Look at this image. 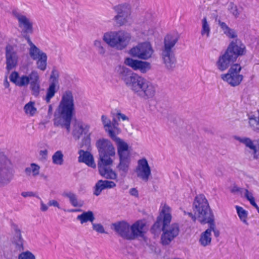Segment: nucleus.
<instances>
[{
    "instance_id": "nucleus-41",
    "label": "nucleus",
    "mask_w": 259,
    "mask_h": 259,
    "mask_svg": "<svg viewBox=\"0 0 259 259\" xmlns=\"http://www.w3.org/2000/svg\"><path fill=\"white\" fill-rule=\"evenodd\" d=\"M53 162L57 165L63 163V154L61 151H56L52 156Z\"/></svg>"
},
{
    "instance_id": "nucleus-2",
    "label": "nucleus",
    "mask_w": 259,
    "mask_h": 259,
    "mask_svg": "<svg viewBox=\"0 0 259 259\" xmlns=\"http://www.w3.org/2000/svg\"><path fill=\"white\" fill-rule=\"evenodd\" d=\"M171 212V208L164 204L152 227L155 230H162L163 233L161 236V241L163 245L169 244L179 235L180 232L178 223H175L169 225L172 219Z\"/></svg>"
},
{
    "instance_id": "nucleus-29",
    "label": "nucleus",
    "mask_w": 259,
    "mask_h": 259,
    "mask_svg": "<svg viewBox=\"0 0 259 259\" xmlns=\"http://www.w3.org/2000/svg\"><path fill=\"white\" fill-rule=\"evenodd\" d=\"M62 195L63 197L67 198L70 204L73 207H81L84 204L83 201L79 199L77 195L71 191H64Z\"/></svg>"
},
{
    "instance_id": "nucleus-25",
    "label": "nucleus",
    "mask_w": 259,
    "mask_h": 259,
    "mask_svg": "<svg viewBox=\"0 0 259 259\" xmlns=\"http://www.w3.org/2000/svg\"><path fill=\"white\" fill-rule=\"evenodd\" d=\"M114 135L110 138L114 141L117 146V154L119 157H130L128 145L123 140Z\"/></svg>"
},
{
    "instance_id": "nucleus-61",
    "label": "nucleus",
    "mask_w": 259,
    "mask_h": 259,
    "mask_svg": "<svg viewBox=\"0 0 259 259\" xmlns=\"http://www.w3.org/2000/svg\"><path fill=\"white\" fill-rule=\"evenodd\" d=\"M4 86L5 88H9L10 87V83L8 80L7 76H6L4 81Z\"/></svg>"
},
{
    "instance_id": "nucleus-54",
    "label": "nucleus",
    "mask_w": 259,
    "mask_h": 259,
    "mask_svg": "<svg viewBox=\"0 0 259 259\" xmlns=\"http://www.w3.org/2000/svg\"><path fill=\"white\" fill-rule=\"evenodd\" d=\"M117 117L118 120L121 119L122 120H128L129 118L125 115L121 113L120 112L117 113Z\"/></svg>"
},
{
    "instance_id": "nucleus-37",
    "label": "nucleus",
    "mask_w": 259,
    "mask_h": 259,
    "mask_svg": "<svg viewBox=\"0 0 259 259\" xmlns=\"http://www.w3.org/2000/svg\"><path fill=\"white\" fill-rule=\"evenodd\" d=\"M24 110L25 113L30 116H33L37 111L36 108L35 107V102L30 101L27 103L24 107Z\"/></svg>"
},
{
    "instance_id": "nucleus-14",
    "label": "nucleus",
    "mask_w": 259,
    "mask_h": 259,
    "mask_svg": "<svg viewBox=\"0 0 259 259\" xmlns=\"http://www.w3.org/2000/svg\"><path fill=\"white\" fill-rule=\"evenodd\" d=\"M241 69L239 64H233L227 73L221 75V78L232 87L237 86L240 84L243 78V76L239 74Z\"/></svg>"
},
{
    "instance_id": "nucleus-23",
    "label": "nucleus",
    "mask_w": 259,
    "mask_h": 259,
    "mask_svg": "<svg viewBox=\"0 0 259 259\" xmlns=\"http://www.w3.org/2000/svg\"><path fill=\"white\" fill-rule=\"evenodd\" d=\"M112 229L122 238L130 240L131 227L127 223L122 221L114 223Z\"/></svg>"
},
{
    "instance_id": "nucleus-48",
    "label": "nucleus",
    "mask_w": 259,
    "mask_h": 259,
    "mask_svg": "<svg viewBox=\"0 0 259 259\" xmlns=\"http://www.w3.org/2000/svg\"><path fill=\"white\" fill-rule=\"evenodd\" d=\"M224 34L230 38H235L237 36V34L235 30L230 28L227 31L225 32Z\"/></svg>"
},
{
    "instance_id": "nucleus-40",
    "label": "nucleus",
    "mask_w": 259,
    "mask_h": 259,
    "mask_svg": "<svg viewBox=\"0 0 259 259\" xmlns=\"http://www.w3.org/2000/svg\"><path fill=\"white\" fill-rule=\"evenodd\" d=\"M205 224H209V228L208 229L210 230V233L211 234V232L213 231L214 233V235L215 237H218L220 235V231L216 228L215 222H214V217L212 218L211 219L208 220V221L205 222Z\"/></svg>"
},
{
    "instance_id": "nucleus-51",
    "label": "nucleus",
    "mask_w": 259,
    "mask_h": 259,
    "mask_svg": "<svg viewBox=\"0 0 259 259\" xmlns=\"http://www.w3.org/2000/svg\"><path fill=\"white\" fill-rule=\"evenodd\" d=\"M218 22L224 33H225V32L227 31L230 28L226 23L221 21L220 20H218Z\"/></svg>"
},
{
    "instance_id": "nucleus-35",
    "label": "nucleus",
    "mask_w": 259,
    "mask_h": 259,
    "mask_svg": "<svg viewBox=\"0 0 259 259\" xmlns=\"http://www.w3.org/2000/svg\"><path fill=\"white\" fill-rule=\"evenodd\" d=\"M210 32V25L207 21L206 17H204L202 20V28L201 30V34L202 36H205L207 38L209 37Z\"/></svg>"
},
{
    "instance_id": "nucleus-62",
    "label": "nucleus",
    "mask_w": 259,
    "mask_h": 259,
    "mask_svg": "<svg viewBox=\"0 0 259 259\" xmlns=\"http://www.w3.org/2000/svg\"><path fill=\"white\" fill-rule=\"evenodd\" d=\"M25 172L26 175L30 176L31 173L32 172V169H31V166L26 167L25 169Z\"/></svg>"
},
{
    "instance_id": "nucleus-43",
    "label": "nucleus",
    "mask_w": 259,
    "mask_h": 259,
    "mask_svg": "<svg viewBox=\"0 0 259 259\" xmlns=\"http://www.w3.org/2000/svg\"><path fill=\"white\" fill-rule=\"evenodd\" d=\"M104 189H106L103 183V180H99L94 187V194L96 196H99Z\"/></svg>"
},
{
    "instance_id": "nucleus-32",
    "label": "nucleus",
    "mask_w": 259,
    "mask_h": 259,
    "mask_svg": "<svg viewBox=\"0 0 259 259\" xmlns=\"http://www.w3.org/2000/svg\"><path fill=\"white\" fill-rule=\"evenodd\" d=\"M211 236L209 229H207L202 233L199 240L200 244L203 247L210 245L211 242Z\"/></svg>"
},
{
    "instance_id": "nucleus-58",
    "label": "nucleus",
    "mask_w": 259,
    "mask_h": 259,
    "mask_svg": "<svg viewBox=\"0 0 259 259\" xmlns=\"http://www.w3.org/2000/svg\"><path fill=\"white\" fill-rule=\"evenodd\" d=\"M39 155L41 156V158L46 159L48 155L47 150H41L39 152Z\"/></svg>"
},
{
    "instance_id": "nucleus-53",
    "label": "nucleus",
    "mask_w": 259,
    "mask_h": 259,
    "mask_svg": "<svg viewBox=\"0 0 259 259\" xmlns=\"http://www.w3.org/2000/svg\"><path fill=\"white\" fill-rule=\"evenodd\" d=\"M244 191V196L248 200L254 198L252 194L249 192L247 189H245Z\"/></svg>"
},
{
    "instance_id": "nucleus-5",
    "label": "nucleus",
    "mask_w": 259,
    "mask_h": 259,
    "mask_svg": "<svg viewBox=\"0 0 259 259\" xmlns=\"http://www.w3.org/2000/svg\"><path fill=\"white\" fill-rule=\"evenodd\" d=\"M102 39L111 48L122 51L126 49L130 44L132 35L124 30L109 31L103 34Z\"/></svg>"
},
{
    "instance_id": "nucleus-11",
    "label": "nucleus",
    "mask_w": 259,
    "mask_h": 259,
    "mask_svg": "<svg viewBox=\"0 0 259 259\" xmlns=\"http://www.w3.org/2000/svg\"><path fill=\"white\" fill-rule=\"evenodd\" d=\"M136 24L138 28L145 35L154 34L156 22L152 14L145 12L140 14L137 19Z\"/></svg>"
},
{
    "instance_id": "nucleus-13",
    "label": "nucleus",
    "mask_w": 259,
    "mask_h": 259,
    "mask_svg": "<svg viewBox=\"0 0 259 259\" xmlns=\"http://www.w3.org/2000/svg\"><path fill=\"white\" fill-rule=\"evenodd\" d=\"M154 50L152 45L148 41L138 44L129 51V54L134 58L147 60L152 58Z\"/></svg>"
},
{
    "instance_id": "nucleus-17",
    "label": "nucleus",
    "mask_w": 259,
    "mask_h": 259,
    "mask_svg": "<svg viewBox=\"0 0 259 259\" xmlns=\"http://www.w3.org/2000/svg\"><path fill=\"white\" fill-rule=\"evenodd\" d=\"M101 121L105 131L109 137L114 135H118L120 133L121 130L118 126V123L115 119H113L112 122L107 116L102 115L101 116Z\"/></svg>"
},
{
    "instance_id": "nucleus-22",
    "label": "nucleus",
    "mask_w": 259,
    "mask_h": 259,
    "mask_svg": "<svg viewBox=\"0 0 259 259\" xmlns=\"http://www.w3.org/2000/svg\"><path fill=\"white\" fill-rule=\"evenodd\" d=\"M12 228L14 232L13 244L14 245L15 249L18 251H22L24 249V240L22 238L21 231L16 224H13Z\"/></svg>"
},
{
    "instance_id": "nucleus-15",
    "label": "nucleus",
    "mask_w": 259,
    "mask_h": 259,
    "mask_svg": "<svg viewBox=\"0 0 259 259\" xmlns=\"http://www.w3.org/2000/svg\"><path fill=\"white\" fill-rule=\"evenodd\" d=\"M12 14L17 20L18 27L24 37L33 32V22L29 18L15 10L12 11Z\"/></svg>"
},
{
    "instance_id": "nucleus-42",
    "label": "nucleus",
    "mask_w": 259,
    "mask_h": 259,
    "mask_svg": "<svg viewBox=\"0 0 259 259\" xmlns=\"http://www.w3.org/2000/svg\"><path fill=\"white\" fill-rule=\"evenodd\" d=\"M236 208L238 215L241 221H242L244 224L248 225V223L246 220L247 217V212L242 207L239 206H236Z\"/></svg>"
},
{
    "instance_id": "nucleus-60",
    "label": "nucleus",
    "mask_w": 259,
    "mask_h": 259,
    "mask_svg": "<svg viewBox=\"0 0 259 259\" xmlns=\"http://www.w3.org/2000/svg\"><path fill=\"white\" fill-rule=\"evenodd\" d=\"M187 215L190 218H191V219L193 220V222H195L196 219H197V216L196 217V214H195V213L193 214L192 213V212H188L187 213Z\"/></svg>"
},
{
    "instance_id": "nucleus-38",
    "label": "nucleus",
    "mask_w": 259,
    "mask_h": 259,
    "mask_svg": "<svg viewBox=\"0 0 259 259\" xmlns=\"http://www.w3.org/2000/svg\"><path fill=\"white\" fill-rule=\"evenodd\" d=\"M249 127L256 133H259V119H257L254 115L248 117Z\"/></svg>"
},
{
    "instance_id": "nucleus-33",
    "label": "nucleus",
    "mask_w": 259,
    "mask_h": 259,
    "mask_svg": "<svg viewBox=\"0 0 259 259\" xmlns=\"http://www.w3.org/2000/svg\"><path fill=\"white\" fill-rule=\"evenodd\" d=\"M93 45L100 56L102 57H105L106 56V45L104 42L100 39H96L94 41Z\"/></svg>"
},
{
    "instance_id": "nucleus-36",
    "label": "nucleus",
    "mask_w": 259,
    "mask_h": 259,
    "mask_svg": "<svg viewBox=\"0 0 259 259\" xmlns=\"http://www.w3.org/2000/svg\"><path fill=\"white\" fill-rule=\"evenodd\" d=\"M57 91L56 84H55V82H51L47 91L46 101L47 103L50 102L51 99L55 96Z\"/></svg>"
},
{
    "instance_id": "nucleus-18",
    "label": "nucleus",
    "mask_w": 259,
    "mask_h": 259,
    "mask_svg": "<svg viewBox=\"0 0 259 259\" xmlns=\"http://www.w3.org/2000/svg\"><path fill=\"white\" fill-rule=\"evenodd\" d=\"M125 65L130 67L134 70H139L142 73H146L151 68V64L147 61H143L127 57L124 59Z\"/></svg>"
},
{
    "instance_id": "nucleus-57",
    "label": "nucleus",
    "mask_w": 259,
    "mask_h": 259,
    "mask_svg": "<svg viewBox=\"0 0 259 259\" xmlns=\"http://www.w3.org/2000/svg\"><path fill=\"white\" fill-rule=\"evenodd\" d=\"M130 194L131 195L137 197H138V195H139L138 191L137 190L136 188H133L130 189Z\"/></svg>"
},
{
    "instance_id": "nucleus-64",
    "label": "nucleus",
    "mask_w": 259,
    "mask_h": 259,
    "mask_svg": "<svg viewBox=\"0 0 259 259\" xmlns=\"http://www.w3.org/2000/svg\"><path fill=\"white\" fill-rule=\"evenodd\" d=\"M252 206H253L256 209V210L257 209H259V207L258 206V205L256 204V203L255 202H254L253 204H251Z\"/></svg>"
},
{
    "instance_id": "nucleus-6",
    "label": "nucleus",
    "mask_w": 259,
    "mask_h": 259,
    "mask_svg": "<svg viewBox=\"0 0 259 259\" xmlns=\"http://www.w3.org/2000/svg\"><path fill=\"white\" fill-rule=\"evenodd\" d=\"M178 41V38L172 35H167L164 39V45L161 48L160 58L165 67L169 70L176 66L177 60L173 48Z\"/></svg>"
},
{
    "instance_id": "nucleus-26",
    "label": "nucleus",
    "mask_w": 259,
    "mask_h": 259,
    "mask_svg": "<svg viewBox=\"0 0 259 259\" xmlns=\"http://www.w3.org/2000/svg\"><path fill=\"white\" fill-rule=\"evenodd\" d=\"M119 163L116 165V169L121 178H125L128 173L131 157H119Z\"/></svg>"
},
{
    "instance_id": "nucleus-63",
    "label": "nucleus",
    "mask_w": 259,
    "mask_h": 259,
    "mask_svg": "<svg viewBox=\"0 0 259 259\" xmlns=\"http://www.w3.org/2000/svg\"><path fill=\"white\" fill-rule=\"evenodd\" d=\"M53 112V107L51 105H50L49 106V109H48V114L49 115H52Z\"/></svg>"
},
{
    "instance_id": "nucleus-4",
    "label": "nucleus",
    "mask_w": 259,
    "mask_h": 259,
    "mask_svg": "<svg viewBox=\"0 0 259 259\" xmlns=\"http://www.w3.org/2000/svg\"><path fill=\"white\" fill-rule=\"evenodd\" d=\"M10 80L16 86L27 87L29 84L31 95L38 98L43 89L41 88L40 76L37 71L33 70L28 75H20L17 71H13L10 75Z\"/></svg>"
},
{
    "instance_id": "nucleus-21",
    "label": "nucleus",
    "mask_w": 259,
    "mask_h": 259,
    "mask_svg": "<svg viewBox=\"0 0 259 259\" xmlns=\"http://www.w3.org/2000/svg\"><path fill=\"white\" fill-rule=\"evenodd\" d=\"M226 51L234 57L236 60L239 56L244 55L246 53L245 46L239 39L232 41L228 46Z\"/></svg>"
},
{
    "instance_id": "nucleus-1",
    "label": "nucleus",
    "mask_w": 259,
    "mask_h": 259,
    "mask_svg": "<svg viewBox=\"0 0 259 259\" xmlns=\"http://www.w3.org/2000/svg\"><path fill=\"white\" fill-rule=\"evenodd\" d=\"M96 146L99 152L98 168L100 175L106 179L117 181V174L111 167L113 163L112 157L115 155L113 145L109 140L102 138L97 141Z\"/></svg>"
},
{
    "instance_id": "nucleus-7",
    "label": "nucleus",
    "mask_w": 259,
    "mask_h": 259,
    "mask_svg": "<svg viewBox=\"0 0 259 259\" xmlns=\"http://www.w3.org/2000/svg\"><path fill=\"white\" fill-rule=\"evenodd\" d=\"M192 208L198 221L202 224H205L206 221L214 217L208 200L203 194H199L195 197Z\"/></svg>"
},
{
    "instance_id": "nucleus-16",
    "label": "nucleus",
    "mask_w": 259,
    "mask_h": 259,
    "mask_svg": "<svg viewBox=\"0 0 259 259\" xmlns=\"http://www.w3.org/2000/svg\"><path fill=\"white\" fill-rule=\"evenodd\" d=\"M137 177L145 182H147L151 175V170L147 160L143 158L138 161L135 169Z\"/></svg>"
},
{
    "instance_id": "nucleus-20",
    "label": "nucleus",
    "mask_w": 259,
    "mask_h": 259,
    "mask_svg": "<svg viewBox=\"0 0 259 259\" xmlns=\"http://www.w3.org/2000/svg\"><path fill=\"white\" fill-rule=\"evenodd\" d=\"M89 129V125L81 121H76L73 125L72 135L76 140H78L81 135L84 133V135H87V137L84 139V142L86 144H89L90 141Z\"/></svg>"
},
{
    "instance_id": "nucleus-39",
    "label": "nucleus",
    "mask_w": 259,
    "mask_h": 259,
    "mask_svg": "<svg viewBox=\"0 0 259 259\" xmlns=\"http://www.w3.org/2000/svg\"><path fill=\"white\" fill-rule=\"evenodd\" d=\"M47 54L35 60L37 68L41 71H45L47 66Z\"/></svg>"
},
{
    "instance_id": "nucleus-10",
    "label": "nucleus",
    "mask_w": 259,
    "mask_h": 259,
    "mask_svg": "<svg viewBox=\"0 0 259 259\" xmlns=\"http://www.w3.org/2000/svg\"><path fill=\"white\" fill-rule=\"evenodd\" d=\"M14 173L11 159L0 150V186H4L10 183L13 178Z\"/></svg>"
},
{
    "instance_id": "nucleus-47",
    "label": "nucleus",
    "mask_w": 259,
    "mask_h": 259,
    "mask_svg": "<svg viewBox=\"0 0 259 259\" xmlns=\"http://www.w3.org/2000/svg\"><path fill=\"white\" fill-rule=\"evenodd\" d=\"M93 229L99 233H105V231L103 226L101 224L92 223Z\"/></svg>"
},
{
    "instance_id": "nucleus-55",
    "label": "nucleus",
    "mask_w": 259,
    "mask_h": 259,
    "mask_svg": "<svg viewBox=\"0 0 259 259\" xmlns=\"http://www.w3.org/2000/svg\"><path fill=\"white\" fill-rule=\"evenodd\" d=\"M48 205L49 206H53L56 207L58 208H60V204H59V202L55 200H50L48 202Z\"/></svg>"
},
{
    "instance_id": "nucleus-9",
    "label": "nucleus",
    "mask_w": 259,
    "mask_h": 259,
    "mask_svg": "<svg viewBox=\"0 0 259 259\" xmlns=\"http://www.w3.org/2000/svg\"><path fill=\"white\" fill-rule=\"evenodd\" d=\"M115 15L113 20L117 26H131L134 22L132 8L130 5L124 3L113 7Z\"/></svg>"
},
{
    "instance_id": "nucleus-49",
    "label": "nucleus",
    "mask_w": 259,
    "mask_h": 259,
    "mask_svg": "<svg viewBox=\"0 0 259 259\" xmlns=\"http://www.w3.org/2000/svg\"><path fill=\"white\" fill-rule=\"evenodd\" d=\"M103 183L106 189H112L116 186V183L112 181L103 180Z\"/></svg>"
},
{
    "instance_id": "nucleus-44",
    "label": "nucleus",
    "mask_w": 259,
    "mask_h": 259,
    "mask_svg": "<svg viewBox=\"0 0 259 259\" xmlns=\"http://www.w3.org/2000/svg\"><path fill=\"white\" fill-rule=\"evenodd\" d=\"M228 10L235 18L238 17L240 15L237 6L233 2H230L229 4Z\"/></svg>"
},
{
    "instance_id": "nucleus-8",
    "label": "nucleus",
    "mask_w": 259,
    "mask_h": 259,
    "mask_svg": "<svg viewBox=\"0 0 259 259\" xmlns=\"http://www.w3.org/2000/svg\"><path fill=\"white\" fill-rule=\"evenodd\" d=\"M117 71L119 78L136 94L144 78L123 66H119Z\"/></svg>"
},
{
    "instance_id": "nucleus-59",
    "label": "nucleus",
    "mask_w": 259,
    "mask_h": 259,
    "mask_svg": "<svg viewBox=\"0 0 259 259\" xmlns=\"http://www.w3.org/2000/svg\"><path fill=\"white\" fill-rule=\"evenodd\" d=\"M40 210L41 211H46L48 210V206L46 204H45L42 201H40Z\"/></svg>"
},
{
    "instance_id": "nucleus-52",
    "label": "nucleus",
    "mask_w": 259,
    "mask_h": 259,
    "mask_svg": "<svg viewBox=\"0 0 259 259\" xmlns=\"http://www.w3.org/2000/svg\"><path fill=\"white\" fill-rule=\"evenodd\" d=\"M246 189L239 188L237 186H234L231 190L233 193H237L241 195H243Z\"/></svg>"
},
{
    "instance_id": "nucleus-31",
    "label": "nucleus",
    "mask_w": 259,
    "mask_h": 259,
    "mask_svg": "<svg viewBox=\"0 0 259 259\" xmlns=\"http://www.w3.org/2000/svg\"><path fill=\"white\" fill-rule=\"evenodd\" d=\"M77 220H79L81 224L88 222H91L92 224L95 220L94 213L92 211H84L77 217Z\"/></svg>"
},
{
    "instance_id": "nucleus-12",
    "label": "nucleus",
    "mask_w": 259,
    "mask_h": 259,
    "mask_svg": "<svg viewBox=\"0 0 259 259\" xmlns=\"http://www.w3.org/2000/svg\"><path fill=\"white\" fill-rule=\"evenodd\" d=\"M24 48L15 44H7L5 47L6 69L8 71L15 68L18 64L19 53L24 51Z\"/></svg>"
},
{
    "instance_id": "nucleus-19",
    "label": "nucleus",
    "mask_w": 259,
    "mask_h": 259,
    "mask_svg": "<svg viewBox=\"0 0 259 259\" xmlns=\"http://www.w3.org/2000/svg\"><path fill=\"white\" fill-rule=\"evenodd\" d=\"M136 95L144 99H148L153 97L156 92L154 85L144 78L140 85Z\"/></svg>"
},
{
    "instance_id": "nucleus-46",
    "label": "nucleus",
    "mask_w": 259,
    "mask_h": 259,
    "mask_svg": "<svg viewBox=\"0 0 259 259\" xmlns=\"http://www.w3.org/2000/svg\"><path fill=\"white\" fill-rule=\"evenodd\" d=\"M59 77V72L55 69H53L52 71L50 78L52 79V82H55V84L58 83V78Z\"/></svg>"
},
{
    "instance_id": "nucleus-50",
    "label": "nucleus",
    "mask_w": 259,
    "mask_h": 259,
    "mask_svg": "<svg viewBox=\"0 0 259 259\" xmlns=\"http://www.w3.org/2000/svg\"><path fill=\"white\" fill-rule=\"evenodd\" d=\"M30 166L31 167L33 176L35 177L37 176L39 172V166L34 163L31 164Z\"/></svg>"
},
{
    "instance_id": "nucleus-24",
    "label": "nucleus",
    "mask_w": 259,
    "mask_h": 259,
    "mask_svg": "<svg viewBox=\"0 0 259 259\" xmlns=\"http://www.w3.org/2000/svg\"><path fill=\"white\" fill-rule=\"evenodd\" d=\"M236 60L233 56L230 55L226 51L225 53L219 57L216 62L217 68L221 71L226 70Z\"/></svg>"
},
{
    "instance_id": "nucleus-3",
    "label": "nucleus",
    "mask_w": 259,
    "mask_h": 259,
    "mask_svg": "<svg viewBox=\"0 0 259 259\" xmlns=\"http://www.w3.org/2000/svg\"><path fill=\"white\" fill-rule=\"evenodd\" d=\"M74 110V98L71 91H65L55 112L54 125L56 127L65 128L68 133L70 132V123Z\"/></svg>"
},
{
    "instance_id": "nucleus-28",
    "label": "nucleus",
    "mask_w": 259,
    "mask_h": 259,
    "mask_svg": "<svg viewBox=\"0 0 259 259\" xmlns=\"http://www.w3.org/2000/svg\"><path fill=\"white\" fill-rule=\"evenodd\" d=\"M25 38L29 46V55L33 60H35L46 54L31 41L29 36H25Z\"/></svg>"
},
{
    "instance_id": "nucleus-34",
    "label": "nucleus",
    "mask_w": 259,
    "mask_h": 259,
    "mask_svg": "<svg viewBox=\"0 0 259 259\" xmlns=\"http://www.w3.org/2000/svg\"><path fill=\"white\" fill-rule=\"evenodd\" d=\"M235 139L240 143L244 144L246 147L252 150L254 154L256 153V147L253 143V141L249 138L247 137H235Z\"/></svg>"
},
{
    "instance_id": "nucleus-45",
    "label": "nucleus",
    "mask_w": 259,
    "mask_h": 259,
    "mask_svg": "<svg viewBox=\"0 0 259 259\" xmlns=\"http://www.w3.org/2000/svg\"><path fill=\"white\" fill-rule=\"evenodd\" d=\"M18 259H35V256L30 251H26L21 253Z\"/></svg>"
},
{
    "instance_id": "nucleus-30",
    "label": "nucleus",
    "mask_w": 259,
    "mask_h": 259,
    "mask_svg": "<svg viewBox=\"0 0 259 259\" xmlns=\"http://www.w3.org/2000/svg\"><path fill=\"white\" fill-rule=\"evenodd\" d=\"M79 156L78 157V161L85 163L89 166L92 168L96 167V164L94 162L93 155L88 151H84L80 150L78 152Z\"/></svg>"
},
{
    "instance_id": "nucleus-56",
    "label": "nucleus",
    "mask_w": 259,
    "mask_h": 259,
    "mask_svg": "<svg viewBox=\"0 0 259 259\" xmlns=\"http://www.w3.org/2000/svg\"><path fill=\"white\" fill-rule=\"evenodd\" d=\"M21 195L24 197H34L35 196V194L33 192H23L21 193Z\"/></svg>"
},
{
    "instance_id": "nucleus-27",
    "label": "nucleus",
    "mask_w": 259,
    "mask_h": 259,
    "mask_svg": "<svg viewBox=\"0 0 259 259\" xmlns=\"http://www.w3.org/2000/svg\"><path fill=\"white\" fill-rule=\"evenodd\" d=\"M145 226V224L141 221H138L133 224L130 229V240H134L138 237L143 236Z\"/></svg>"
}]
</instances>
